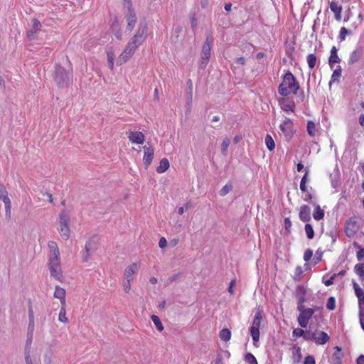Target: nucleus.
<instances>
[{
  "label": "nucleus",
  "instance_id": "f257e3e1",
  "mask_svg": "<svg viewBox=\"0 0 364 364\" xmlns=\"http://www.w3.org/2000/svg\"><path fill=\"white\" fill-rule=\"evenodd\" d=\"M148 26L146 22H141L136 33L129 40L125 49L118 57L117 63L122 65L126 63L134 54L135 50L144 42L147 36Z\"/></svg>",
  "mask_w": 364,
  "mask_h": 364
},
{
  "label": "nucleus",
  "instance_id": "a211bd4d",
  "mask_svg": "<svg viewBox=\"0 0 364 364\" xmlns=\"http://www.w3.org/2000/svg\"><path fill=\"white\" fill-rule=\"evenodd\" d=\"M41 22L38 19L33 18V27L31 30H29L27 32V37L30 41L35 39L36 34L38 31L41 30Z\"/></svg>",
  "mask_w": 364,
  "mask_h": 364
},
{
  "label": "nucleus",
  "instance_id": "052dcab7",
  "mask_svg": "<svg viewBox=\"0 0 364 364\" xmlns=\"http://www.w3.org/2000/svg\"><path fill=\"white\" fill-rule=\"evenodd\" d=\"M304 304V303H297L296 309L298 311H299L300 314L306 311V309L305 308Z\"/></svg>",
  "mask_w": 364,
  "mask_h": 364
},
{
  "label": "nucleus",
  "instance_id": "c85d7f7f",
  "mask_svg": "<svg viewBox=\"0 0 364 364\" xmlns=\"http://www.w3.org/2000/svg\"><path fill=\"white\" fill-rule=\"evenodd\" d=\"M58 320H59V321L64 323H66L68 322V319L66 317L65 306H63V304H61L60 310L59 315H58Z\"/></svg>",
  "mask_w": 364,
  "mask_h": 364
},
{
  "label": "nucleus",
  "instance_id": "864d4df0",
  "mask_svg": "<svg viewBox=\"0 0 364 364\" xmlns=\"http://www.w3.org/2000/svg\"><path fill=\"white\" fill-rule=\"evenodd\" d=\"M295 353H294V355H296L298 357L296 363H299L301 358V348L299 346H295Z\"/></svg>",
  "mask_w": 364,
  "mask_h": 364
},
{
  "label": "nucleus",
  "instance_id": "4d7b16f0",
  "mask_svg": "<svg viewBox=\"0 0 364 364\" xmlns=\"http://www.w3.org/2000/svg\"><path fill=\"white\" fill-rule=\"evenodd\" d=\"M24 356L25 358L31 357V346L24 347Z\"/></svg>",
  "mask_w": 364,
  "mask_h": 364
},
{
  "label": "nucleus",
  "instance_id": "20e7f679",
  "mask_svg": "<svg viewBox=\"0 0 364 364\" xmlns=\"http://www.w3.org/2000/svg\"><path fill=\"white\" fill-rule=\"evenodd\" d=\"M70 77L71 73L67 72L64 68L59 65L55 66L53 78L59 87H64L68 86Z\"/></svg>",
  "mask_w": 364,
  "mask_h": 364
},
{
  "label": "nucleus",
  "instance_id": "09e8293b",
  "mask_svg": "<svg viewBox=\"0 0 364 364\" xmlns=\"http://www.w3.org/2000/svg\"><path fill=\"white\" fill-rule=\"evenodd\" d=\"M313 255V251L310 249L306 250L304 254V260L305 262H309Z\"/></svg>",
  "mask_w": 364,
  "mask_h": 364
},
{
  "label": "nucleus",
  "instance_id": "aec40b11",
  "mask_svg": "<svg viewBox=\"0 0 364 364\" xmlns=\"http://www.w3.org/2000/svg\"><path fill=\"white\" fill-rule=\"evenodd\" d=\"M306 290L304 286L299 285L296 287L295 291L296 298L297 303H304L306 299Z\"/></svg>",
  "mask_w": 364,
  "mask_h": 364
},
{
  "label": "nucleus",
  "instance_id": "cd10ccee",
  "mask_svg": "<svg viewBox=\"0 0 364 364\" xmlns=\"http://www.w3.org/2000/svg\"><path fill=\"white\" fill-rule=\"evenodd\" d=\"M334 350H335V351L333 354L332 358L335 362L340 364L341 363V358L343 357V353L341 352V348H340L338 346H336L334 348Z\"/></svg>",
  "mask_w": 364,
  "mask_h": 364
},
{
  "label": "nucleus",
  "instance_id": "6e6552de",
  "mask_svg": "<svg viewBox=\"0 0 364 364\" xmlns=\"http://www.w3.org/2000/svg\"><path fill=\"white\" fill-rule=\"evenodd\" d=\"M124 6H127L128 13L126 14V19L127 21V30L131 32L136 23V17L134 11L131 9L132 2L131 0H124Z\"/></svg>",
  "mask_w": 364,
  "mask_h": 364
},
{
  "label": "nucleus",
  "instance_id": "49530a36",
  "mask_svg": "<svg viewBox=\"0 0 364 364\" xmlns=\"http://www.w3.org/2000/svg\"><path fill=\"white\" fill-rule=\"evenodd\" d=\"M304 334V330H303L302 328H299L294 329L293 332H292L293 337H294L296 338L303 336Z\"/></svg>",
  "mask_w": 364,
  "mask_h": 364
},
{
  "label": "nucleus",
  "instance_id": "f3484780",
  "mask_svg": "<svg viewBox=\"0 0 364 364\" xmlns=\"http://www.w3.org/2000/svg\"><path fill=\"white\" fill-rule=\"evenodd\" d=\"M292 124V122L289 118H286L285 120L280 124V129L287 137H290L293 134Z\"/></svg>",
  "mask_w": 364,
  "mask_h": 364
},
{
  "label": "nucleus",
  "instance_id": "4c0bfd02",
  "mask_svg": "<svg viewBox=\"0 0 364 364\" xmlns=\"http://www.w3.org/2000/svg\"><path fill=\"white\" fill-rule=\"evenodd\" d=\"M230 140L226 137L223 139L221 144V151L223 155L227 154L228 148L230 146Z\"/></svg>",
  "mask_w": 364,
  "mask_h": 364
},
{
  "label": "nucleus",
  "instance_id": "c756f323",
  "mask_svg": "<svg viewBox=\"0 0 364 364\" xmlns=\"http://www.w3.org/2000/svg\"><path fill=\"white\" fill-rule=\"evenodd\" d=\"M341 75V66H338L336 69L334 70L331 80L329 82V86H331L332 83L334 82L336 80H338V79Z\"/></svg>",
  "mask_w": 364,
  "mask_h": 364
},
{
  "label": "nucleus",
  "instance_id": "7c9ffc66",
  "mask_svg": "<svg viewBox=\"0 0 364 364\" xmlns=\"http://www.w3.org/2000/svg\"><path fill=\"white\" fill-rule=\"evenodd\" d=\"M317 58L315 54L311 53L307 55L306 60L310 69H313L316 63Z\"/></svg>",
  "mask_w": 364,
  "mask_h": 364
},
{
  "label": "nucleus",
  "instance_id": "8fccbe9b",
  "mask_svg": "<svg viewBox=\"0 0 364 364\" xmlns=\"http://www.w3.org/2000/svg\"><path fill=\"white\" fill-rule=\"evenodd\" d=\"M348 32V30L345 27H342L341 28L339 33V38L341 41H344L346 39V36L347 35Z\"/></svg>",
  "mask_w": 364,
  "mask_h": 364
},
{
  "label": "nucleus",
  "instance_id": "4468645a",
  "mask_svg": "<svg viewBox=\"0 0 364 364\" xmlns=\"http://www.w3.org/2000/svg\"><path fill=\"white\" fill-rule=\"evenodd\" d=\"M0 199L3 200L5 205L6 215H9L11 209V200L8 197L7 191L3 185H0Z\"/></svg>",
  "mask_w": 364,
  "mask_h": 364
},
{
  "label": "nucleus",
  "instance_id": "58836bf2",
  "mask_svg": "<svg viewBox=\"0 0 364 364\" xmlns=\"http://www.w3.org/2000/svg\"><path fill=\"white\" fill-rule=\"evenodd\" d=\"M360 58V54L358 50H354L350 56L349 64L352 65L356 63Z\"/></svg>",
  "mask_w": 364,
  "mask_h": 364
},
{
  "label": "nucleus",
  "instance_id": "7ed1b4c3",
  "mask_svg": "<svg viewBox=\"0 0 364 364\" xmlns=\"http://www.w3.org/2000/svg\"><path fill=\"white\" fill-rule=\"evenodd\" d=\"M59 226L58 228V232L60 236L65 240H68L70 237V212L65 209L62 210L58 215Z\"/></svg>",
  "mask_w": 364,
  "mask_h": 364
},
{
  "label": "nucleus",
  "instance_id": "ea45409f",
  "mask_svg": "<svg viewBox=\"0 0 364 364\" xmlns=\"http://www.w3.org/2000/svg\"><path fill=\"white\" fill-rule=\"evenodd\" d=\"M314 331L311 332L309 330L304 331V334L303 335V338L304 340L308 341H314Z\"/></svg>",
  "mask_w": 364,
  "mask_h": 364
},
{
  "label": "nucleus",
  "instance_id": "e2e57ef3",
  "mask_svg": "<svg viewBox=\"0 0 364 364\" xmlns=\"http://www.w3.org/2000/svg\"><path fill=\"white\" fill-rule=\"evenodd\" d=\"M159 245L161 248H164L167 245V241L165 237H162L160 238Z\"/></svg>",
  "mask_w": 364,
  "mask_h": 364
},
{
  "label": "nucleus",
  "instance_id": "5fc2aeb1",
  "mask_svg": "<svg viewBox=\"0 0 364 364\" xmlns=\"http://www.w3.org/2000/svg\"><path fill=\"white\" fill-rule=\"evenodd\" d=\"M180 276H181V274L178 273V274H175L173 276L168 277L167 279V282H166L167 285L171 284L173 282L176 280Z\"/></svg>",
  "mask_w": 364,
  "mask_h": 364
},
{
  "label": "nucleus",
  "instance_id": "3c124183",
  "mask_svg": "<svg viewBox=\"0 0 364 364\" xmlns=\"http://www.w3.org/2000/svg\"><path fill=\"white\" fill-rule=\"evenodd\" d=\"M34 331V319H29V323L28 327V335L33 334Z\"/></svg>",
  "mask_w": 364,
  "mask_h": 364
},
{
  "label": "nucleus",
  "instance_id": "c03bdc74",
  "mask_svg": "<svg viewBox=\"0 0 364 364\" xmlns=\"http://www.w3.org/2000/svg\"><path fill=\"white\" fill-rule=\"evenodd\" d=\"M232 189V186L231 184H226L223 187V188L220 191V195L221 196H225L227 195L231 190Z\"/></svg>",
  "mask_w": 364,
  "mask_h": 364
},
{
  "label": "nucleus",
  "instance_id": "774afa93",
  "mask_svg": "<svg viewBox=\"0 0 364 364\" xmlns=\"http://www.w3.org/2000/svg\"><path fill=\"white\" fill-rule=\"evenodd\" d=\"M357 364H364V355H360L357 358Z\"/></svg>",
  "mask_w": 364,
  "mask_h": 364
},
{
  "label": "nucleus",
  "instance_id": "b1692460",
  "mask_svg": "<svg viewBox=\"0 0 364 364\" xmlns=\"http://www.w3.org/2000/svg\"><path fill=\"white\" fill-rule=\"evenodd\" d=\"M138 266L136 263H133L130 266L127 267L125 269L124 272V277L126 280H133V274H134L135 271L137 270Z\"/></svg>",
  "mask_w": 364,
  "mask_h": 364
},
{
  "label": "nucleus",
  "instance_id": "4be33fe9",
  "mask_svg": "<svg viewBox=\"0 0 364 364\" xmlns=\"http://www.w3.org/2000/svg\"><path fill=\"white\" fill-rule=\"evenodd\" d=\"M48 247L50 248L49 259H58L60 252L57 245V243L54 241H50L48 242Z\"/></svg>",
  "mask_w": 364,
  "mask_h": 364
},
{
  "label": "nucleus",
  "instance_id": "6e6d98bb",
  "mask_svg": "<svg viewBox=\"0 0 364 364\" xmlns=\"http://www.w3.org/2000/svg\"><path fill=\"white\" fill-rule=\"evenodd\" d=\"M131 282L130 280H127L126 282H124L123 284V286H124V290L125 291V292L127 293H129L130 289H131Z\"/></svg>",
  "mask_w": 364,
  "mask_h": 364
},
{
  "label": "nucleus",
  "instance_id": "9d476101",
  "mask_svg": "<svg viewBox=\"0 0 364 364\" xmlns=\"http://www.w3.org/2000/svg\"><path fill=\"white\" fill-rule=\"evenodd\" d=\"M97 250V242L94 239H90L86 242L85 252L82 255L84 262H87L90 255Z\"/></svg>",
  "mask_w": 364,
  "mask_h": 364
},
{
  "label": "nucleus",
  "instance_id": "423d86ee",
  "mask_svg": "<svg viewBox=\"0 0 364 364\" xmlns=\"http://www.w3.org/2000/svg\"><path fill=\"white\" fill-rule=\"evenodd\" d=\"M213 43V37L209 36L207 37L201 51V60L200 62L199 67L201 69L205 68L208 64V60L210 57L211 45Z\"/></svg>",
  "mask_w": 364,
  "mask_h": 364
},
{
  "label": "nucleus",
  "instance_id": "bf43d9fd",
  "mask_svg": "<svg viewBox=\"0 0 364 364\" xmlns=\"http://www.w3.org/2000/svg\"><path fill=\"white\" fill-rule=\"evenodd\" d=\"M336 275H337L336 274H333V275L330 277V279H328V280L325 281V282H324L325 285H326V286H327V287H328V286H331V284H333V281H334V279H335V278H336Z\"/></svg>",
  "mask_w": 364,
  "mask_h": 364
},
{
  "label": "nucleus",
  "instance_id": "79ce46f5",
  "mask_svg": "<svg viewBox=\"0 0 364 364\" xmlns=\"http://www.w3.org/2000/svg\"><path fill=\"white\" fill-rule=\"evenodd\" d=\"M326 308L329 310H334L336 308V299L333 296H331L328 299Z\"/></svg>",
  "mask_w": 364,
  "mask_h": 364
},
{
  "label": "nucleus",
  "instance_id": "e433bc0d",
  "mask_svg": "<svg viewBox=\"0 0 364 364\" xmlns=\"http://www.w3.org/2000/svg\"><path fill=\"white\" fill-rule=\"evenodd\" d=\"M305 232L309 239H313L314 237V231L311 224L306 223L305 225Z\"/></svg>",
  "mask_w": 364,
  "mask_h": 364
},
{
  "label": "nucleus",
  "instance_id": "0eeeda50",
  "mask_svg": "<svg viewBox=\"0 0 364 364\" xmlns=\"http://www.w3.org/2000/svg\"><path fill=\"white\" fill-rule=\"evenodd\" d=\"M48 267L50 275L56 280L60 281L62 277L60 258L49 259Z\"/></svg>",
  "mask_w": 364,
  "mask_h": 364
},
{
  "label": "nucleus",
  "instance_id": "680f3d73",
  "mask_svg": "<svg viewBox=\"0 0 364 364\" xmlns=\"http://www.w3.org/2000/svg\"><path fill=\"white\" fill-rule=\"evenodd\" d=\"M360 323L362 329L364 331V314L362 311L359 313Z\"/></svg>",
  "mask_w": 364,
  "mask_h": 364
},
{
  "label": "nucleus",
  "instance_id": "6ab92c4d",
  "mask_svg": "<svg viewBox=\"0 0 364 364\" xmlns=\"http://www.w3.org/2000/svg\"><path fill=\"white\" fill-rule=\"evenodd\" d=\"M299 218L303 222H309L311 220V208L306 205H303L300 208Z\"/></svg>",
  "mask_w": 364,
  "mask_h": 364
},
{
  "label": "nucleus",
  "instance_id": "9b49d317",
  "mask_svg": "<svg viewBox=\"0 0 364 364\" xmlns=\"http://www.w3.org/2000/svg\"><path fill=\"white\" fill-rule=\"evenodd\" d=\"M154 150L152 146H144L143 161L146 168H147L152 162V160L154 159Z\"/></svg>",
  "mask_w": 364,
  "mask_h": 364
},
{
  "label": "nucleus",
  "instance_id": "ddd939ff",
  "mask_svg": "<svg viewBox=\"0 0 364 364\" xmlns=\"http://www.w3.org/2000/svg\"><path fill=\"white\" fill-rule=\"evenodd\" d=\"M127 134L132 143L142 144L144 141V134L141 132L129 131Z\"/></svg>",
  "mask_w": 364,
  "mask_h": 364
},
{
  "label": "nucleus",
  "instance_id": "f8f14e48",
  "mask_svg": "<svg viewBox=\"0 0 364 364\" xmlns=\"http://www.w3.org/2000/svg\"><path fill=\"white\" fill-rule=\"evenodd\" d=\"M314 334V342L317 345H324L330 341V336L324 331L316 329Z\"/></svg>",
  "mask_w": 364,
  "mask_h": 364
},
{
  "label": "nucleus",
  "instance_id": "13d9d810",
  "mask_svg": "<svg viewBox=\"0 0 364 364\" xmlns=\"http://www.w3.org/2000/svg\"><path fill=\"white\" fill-rule=\"evenodd\" d=\"M357 259L358 261H362L363 259H364V247L360 249L358 252H357Z\"/></svg>",
  "mask_w": 364,
  "mask_h": 364
},
{
  "label": "nucleus",
  "instance_id": "2eb2a0df",
  "mask_svg": "<svg viewBox=\"0 0 364 364\" xmlns=\"http://www.w3.org/2000/svg\"><path fill=\"white\" fill-rule=\"evenodd\" d=\"M279 103L282 109L284 112H294L295 103L293 100H291L289 98H281L279 100Z\"/></svg>",
  "mask_w": 364,
  "mask_h": 364
},
{
  "label": "nucleus",
  "instance_id": "f704fd0d",
  "mask_svg": "<svg viewBox=\"0 0 364 364\" xmlns=\"http://www.w3.org/2000/svg\"><path fill=\"white\" fill-rule=\"evenodd\" d=\"M348 226H351V228L346 227V232L348 236L353 235L355 232V231L353 230L354 226L355 225V221H352L351 220H349V221L347 222Z\"/></svg>",
  "mask_w": 364,
  "mask_h": 364
},
{
  "label": "nucleus",
  "instance_id": "338daca9",
  "mask_svg": "<svg viewBox=\"0 0 364 364\" xmlns=\"http://www.w3.org/2000/svg\"><path fill=\"white\" fill-rule=\"evenodd\" d=\"M284 225H285L286 230H289V228L291 226V222L289 220V218H286L284 219Z\"/></svg>",
  "mask_w": 364,
  "mask_h": 364
},
{
  "label": "nucleus",
  "instance_id": "72a5a7b5",
  "mask_svg": "<svg viewBox=\"0 0 364 364\" xmlns=\"http://www.w3.org/2000/svg\"><path fill=\"white\" fill-rule=\"evenodd\" d=\"M151 320L154 322V323L156 326V328L158 331H162L164 330L163 324L158 316L152 315L151 316Z\"/></svg>",
  "mask_w": 364,
  "mask_h": 364
},
{
  "label": "nucleus",
  "instance_id": "393cba45",
  "mask_svg": "<svg viewBox=\"0 0 364 364\" xmlns=\"http://www.w3.org/2000/svg\"><path fill=\"white\" fill-rule=\"evenodd\" d=\"M341 61V59L337 55V48L336 46H333L331 50V55L328 58V63L331 68H333V63H338Z\"/></svg>",
  "mask_w": 364,
  "mask_h": 364
},
{
  "label": "nucleus",
  "instance_id": "c9c22d12",
  "mask_svg": "<svg viewBox=\"0 0 364 364\" xmlns=\"http://www.w3.org/2000/svg\"><path fill=\"white\" fill-rule=\"evenodd\" d=\"M265 144L269 151H272L275 148V143L272 137L269 134H267L265 137Z\"/></svg>",
  "mask_w": 364,
  "mask_h": 364
},
{
  "label": "nucleus",
  "instance_id": "69168bd1",
  "mask_svg": "<svg viewBox=\"0 0 364 364\" xmlns=\"http://www.w3.org/2000/svg\"><path fill=\"white\" fill-rule=\"evenodd\" d=\"M32 336H33V334H29V335L27 334V339L26 341L25 346H31V343H32V341H33Z\"/></svg>",
  "mask_w": 364,
  "mask_h": 364
},
{
  "label": "nucleus",
  "instance_id": "bb28decb",
  "mask_svg": "<svg viewBox=\"0 0 364 364\" xmlns=\"http://www.w3.org/2000/svg\"><path fill=\"white\" fill-rule=\"evenodd\" d=\"M313 217L316 220H320L324 217V211L318 205H316L313 213Z\"/></svg>",
  "mask_w": 364,
  "mask_h": 364
},
{
  "label": "nucleus",
  "instance_id": "a19ab883",
  "mask_svg": "<svg viewBox=\"0 0 364 364\" xmlns=\"http://www.w3.org/2000/svg\"><path fill=\"white\" fill-rule=\"evenodd\" d=\"M315 129H316L315 124L311 121H309L307 123L308 134L311 136H314L315 135Z\"/></svg>",
  "mask_w": 364,
  "mask_h": 364
},
{
  "label": "nucleus",
  "instance_id": "a18cd8bd",
  "mask_svg": "<svg viewBox=\"0 0 364 364\" xmlns=\"http://www.w3.org/2000/svg\"><path fill=\"white\" fill-rule=\"evenodd\" d=\"M52 352L49 348L44 354V361L46 364H50L52 360Z\"/></svg>",
  "mask_w": 364,
  "mask_h": 364
},
{
  "label": "nucleus",
  "instance_id": "39448f33",
  "mask_svg": "<svg viewBox=\"0 0 364 364\" xmlns=\"http://www.w3.org/2000/svg\"><path fill=\"white\" fill-rule=\"evenodd\" d=\"M263 317L262 309H257L252 325L250 329L254 344L259 340V326Z\"/></svg>",
  "mask_w": 364,
  "mask_h": 364
},
{
  "label": "nucleus",
  "instance_id": "473e14b6",
  "mask_svg": "<svg viewBox=\"0 0 364 364\" xmlns=\"http://www.w3.org/2000/svg\"><path fill=\"white\" fill-rule=\"evenodd\" d=\"M354 272H355V274L359 276V277H364V262L355 264L354 267Z\"/></svg>",
  "mask_w": 364,
  "mask_h": 364
},
{
  "label": "nucleus",
  "instance_id": "412c9836",
  "mask_svg": "<svg viewBox=\"0 0 364 364\" xmlns=\"http://www.w3.org/2000/svg\"><path fill=\"white\" fill-rule=\"evenodd\" d=\"M54 297L60 299V304H63V306L66 305L65 289L60 286H56L54 291Z\"/></svg>",
  "mask_w": 364,
  "mask_h": 364
},
{
  "label": "nucleus",
  "instance_id": "2f4dec72",
  "mask_svg": "<svg viewBox=\"0 0 364 364\" xmlns=\"http://www.w3.org/2000/svg\"><path fill=\"white\" fill-rule=\"evenodd\" d=\"M231 337V332L228 328H223L220 331V338L224 341H228Z\"/></svg>",
  "mask_w": 364,
  "mask_h": 364
},
{
  "label": "nucleus",
  "instance_id": "37998d69",
  "mask_svg": "<svg viewBox=\"0 0 364 364\" xmlns=\"http://www.w3.org/2000/svg\"><path fill=\"white\" fill-rule=\"evenodd\" d=\"M245 360L249 364H258L255 357L250 353L245 355Z\"/></svg>",
  "mask_w": 364,
  "mask_h": 364
},
{
  "label": "nucleus",
  "instance_id": "f03ea898",
  "mask_svg": "<svg viewBox=\"0 0 364 364\" xmlns=\"http://www.w3.org/2000/svg\"><path fill=\"white\" fill-rule=\"evenodd\" d=\"M299 89V84L291 73L287 72L283 77L282 82L279 87V93L284 97L290 94L295 95Z\"/></svg>",
  "mask_w": 364,
  "mask_h": 364
},
{
  "label": "nucleus",
  "instance_id": "a878e982",
  "mask_svg": "<svg viewBox=\"0 0 364 364\" xmlns=\"http://www.w3.org/2000/svg\"><path fill=\"white\" fill-rule=\"evenodd\" d=\"M170 166L169 161L167 159L164 158L160 161L159 166L156 168V171L159 173L165 172Z\"/></svg>",
  "mask_w": 364,
  "mask_h": 364
},
{
  "label": "nucleus",
  "instance_id": "dca6fc26",
  "mask_svg": "<svg viewBox=\"0 0 364 364\" xmlns=\"http://www.w3.org/2000/svg\"><path fill=\"white\" fill-rule=\"evenodd\" d=\"M353 285L355 295L358 299L360 311H363V308L364 307V291L356 282H353Z\"/></svg>",
  "mask_w": 364,
  "mask_h": 364
},
{
  "label": "nucleus",
  "instance_id": "603ef678",
  "mask_svg": "<svg viewBox=\"0 0 364 364\" xmlns=\"http://www.w3.org/2000/svg\"><path fill=\"white\" fill-rule=\"evenodd\" d=\"M304 364H316L315 359L312 355H308L305 358Z\"/></svg>",
  "mask_w": 364,
  "mask_h": 364
},
{
  "label": "nucleus",
  "instance_id": "de8ad7c7",
  "mask_svg": "<svg viewBox=\"0 0 364 364\" xmlns=\"http://www.w3.org/2000/svg\"><path fill=\"white\" fill-rule=\"evenodd\" d=\"M114 55L112 53H107V60L111 70H113L114 68Z\"/></svg>",
  "mask_w": 364,
  "mask_h": 364
},
{
  "label": "nucleus",
  "instance_id": "0e129e2a",
  "mask_svg": "<svg viewBox=\"0 0 364 364\" xmlns=\"http://www.w3.org/2000/svg\"><path fill=\"white\" fill-rule=\"evenodd\" d=\"M189 207V203H186L183 207H180L178 210V214L182 215L184 213L185 210H188Z\"/></svg>",
  "mask_w": 364,
  "mask_h": 364
},
{
  "label": "nucleus",
  "instance_id": "1a4fd4ad",
  "mask_svg": "<svg viewBox=\"0 0 364 364\" xmlns=\"http://www.w3.org/2000/svg\"><path fill=\"white\" fill-rule=\"evenodd\" d=\"M315 309L311 308H306V311L299 314L297 321L301 328H306L309 320L312 318Z\"/></svg>",
  "mask_w": 364,
  "mask_h": 364
},
{
  "label": "nucleus",
  "instance_id": "5701e85b",
  "mask_svg": "<svg viewBox=\"0 0 364 364\" xmlns=\"http://www.w3.org/2000/svg\"><path fill=\"white\" fill-rule=\"evenodd\" d=\"M330 9L335 14V18L337 21L341 19L342 6H339L336 2L331 1L330 4Z\"/></svg>",
  "mask_w": 364,
  "mask_h": 364
}]
</instances>
